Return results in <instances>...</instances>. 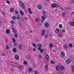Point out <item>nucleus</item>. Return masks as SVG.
Returning a JSON list of instances; mask_svg holds the SVG:
<instances>
[{
	"instance_id": "61",
	"label": "nucleus",
	"mask_w": 74,
	"mask_h": 74,
	"mask_svg": "<svg viewBox=\"0 0 74 74\" xmlns=\"http://www.w3.org/2000/svg\"><path fill=\"white\" fill-rule=\"evenodd\" d=\"M30 32L31 33H32V30H31Z\"/></svg>"
},
{
	"instance_id": "58",
	"label": "nucleus",
	"mask_w": 74,
	"mask_h": 74,
	"mask_svg": "<svg viewBox=\"0 0 74 74\" xmlns=\"http://www.w3.org/2000/svg\"><path fill=\"white\" fill-rule=\"evenodd\" d=\"M72 69L73 70H74V66H73L72 67Z\"/></svg>"
},
{
	"instance_id": "33",
	"label": "nucleus",
	"mask_w": 74,
	"mask_h": 74,
	"mask_svg": "<svg viewBox=\"0 0 74 74\" xmlns=\"http://www.w3.org/2000/svg\"><path fill=\"white\" fill-rule=\"evenodd\" d=\"M46 58L47 60L49 59V56H48V55H46Z\"/></svg>"
},
{
	"instance_id": "57",
	"label": "nucleus",
	"mask_w": 74,
	"mask_h": 74,
	"mask_svg": "<svg viewBox=\"0 0 74 74\" xmlns=\"http://www.w3.org/2000/svg\"><path fill=\"white\" fill-rule=\"evenodd\" d=\"M27 58L28 59H29V56H27Z\"/></svg>"
},
{
	"instance_id": "9",
	"label": "nucleus",
	"mask_w": 74,
	"mask_h": 74,
	"mask_svg": "<svg viewBox=\"0 0 74 74\" xmlns=\"http://www.w3.org/2000/svg\"><path fill=\"white\" fill-rule=\"evenodd\" d=\"M60 32V30L59 29H56L55 30V32L56 33H58Z\"/></svg>"
},
{
	"instance_id": "38",
	"label": "nucleus",
	"mask_w": 74,
	"mask_h": 74,
	"mask_svg": "<svg viewBox=\"0 0 74 74\" xmlns=\"http://www.w3.org/2000/svg\"><path fill=\"white\" fill-rule=\"evenodd\" d=\"M6 3H8V4H10V1H6Z\"/></svg>"
},
{
	"instance_id": "16",
	"label": "nucleus",
	"mask_w": 74,
	"mask_h": 74,
	"mask_svg": "<svg viewBox=\"0 0 74 74\" xmlns=\"http://www.w3.org/2000/svg\"><path fill=\"white\" fill-rule=\"evenodd\" d=\"M65 55V53L64 52H62L61 53V56H64Z\"/></svg>"
},
{
	"instance_id": "50",
	"label": "nucleus",
	"mask_w": 74,
	"mask_h": 74,
	"mask_svg": "<svg viewBox=\"0 0 74 74\" xmlns=\"http://www.w3.org/2000/svg\"><path fill=\"white\" fill-rule=\"evenodd\" d=\"M48 36L46 35L45 36V38H48Z\"/></svg>"
},
{
	"instance_id": "46",
	"label": "nucleus",
	"mask_w": 74,
	"mask_h": 74,
	"mask_svg": "<svg viewBox=\"0 0 74 74\" xmlns=\"http://www.w3.org/2000/svg\"><path fill=\"white\" fill-rule=\"evenodd\" d=\"M34 73L35 74H37V71H35L34 72Z\"/></svg>"
},
{
	"instance_id": "44",
	"label": "nucleus",
	"mask_w": 74,
	"mask_h": 74,
	"mask_svg": "<svg viewBox=\"0 0 74 74\" xmlns=\"http://www.w3.org/2000/svg\"><path fill=\"white\" fill-rule=\"evenodd\" d=\"M14 45L15 47H16L17 45H18V44H17V43H14Z\"/></svg>"
},
{
	"instance_id": "10",
	"label": "nucleus",
	"mask_w": 74,
	"mask_h": 74,
	"mask_svg": "<svg viewBox=\"0 0 74 74\" xmlns=\"http://www.w3.org/2000/svg\"><path fill=\"white\" fill-rule=\"evenodd\" d=\"M63 47L64 48V50L67 49V45L66 44H64V45Z\"/></svg>"
},
{
	"instance_id": "39",
	"label": "nucleus",
	"mask_w": 74,
	"mask_h": 74,
	"mask_svg": "<svg viewBox=\"0 0 74 74\" xmlns=\"http://www.w3.org/2000/svg\"><path fill=\"white\" fill-rule=\"evenodd\" d=\"M39 59H41V58H42V56H41V55L39 54Z\"/></svg>"
},
{
	"instance_id": "20",
	"label": "nucleus",
	"mask_w": 74,
	"mask_h": 74,
	"mask_svg": "<svg viewBox=\"0 0 74 74\" xmlns=\"http://www.w3.org/2000/svg\"><path fill=\"white\" fill-rule=\"evenodd\" d=\"M20 12L21 14V15H22V16H23V15H24V13H23V12H22V11L21 10Z\"/></svg>"
},
{
	"instance_id": "22",
	"label": "nucleus",
	"mask_w": 74,
	"mask_h": 74,
	"mask_svg": "<svg viewBox=\"0 0 74 74\" xmlns=\"http://www.w3.org/2000/svg\"><path fill=\"white\" fill-rule=\"evenodd\" d=\"M28 10L30 14H32V12L31 11V9H30V8H28Z\"/></svg>"
},
{
	"instance_id": "35",
	"label": "nucleus",
	"mask_w": 74,
	"mask_h": 74,
	"mask_svg": "<svg viewBox=\"0 0 74 74\" xmlns=\"http://www.w3.org/2000/svg\"><path fill=\"white\" fill-rule=\"evenodd\" d=\"M21 19L22 22H23V21H24V19H23V18L22 17H21Z\"/></svg>"
},
{
	"instance_id": "55",
	"label": "nucleus",
	"mask_w": 74,
	"mask_h": 74,
	"mask_svg": "<svg viewBox=\"0 0 74 74\" xmlns=\"http://www.w3.org/2000/svg\"><path fill=\"white\" fill-rule=\"evenodd\" d=\"M2 56H5V54L3 53L2 54Z\"/></svg>"
},
{
	"instance_id": "60",
	"label": "nucleus",
	"mask_w": 74,
	"mask_h": 74,
	"mask_svg": "<svg viewBox=\"0 0 74 74\" xmlns=\"http://www.w3.org/2000/svg\"><path fill=\"white\" fill-rule=\"evenodd\" d=\"M71 14H72L73 15L74 14V12H73Z\"/></svg>"
},
{
	"instance_id": "12",
	"label": "nucleus",
	"mask_w": 74,
	"mask_h": 74,
	"mask_svg": "<svg viewBox=\"0 0 74 74\" xmlns=\"http://www.w3.org/2000/svg\"><path fill=\"white\" fill-rule=\"evenodd\" d=\"M70 24L71 26H74V21H71L70 22Z\"/></svg>"
},
{
	"instance_id": "23",
	"label": "nucleus",
	"mask_w": 74,
	"mask_h": 74,
	"mask_svg": "<svg viewBox=\"0 0 74 74\" xmlns=\"http://www.w3.org/2000/svg\"><path fill=\"white\" fill-rule=\"evenodd\" d=\"M45 70L46 71H47L48 70V65H46L45 66Z\"/></svg>"
},
{
	"instance_id": "42",
	"label": "nucleus",
	"mask_w": 74,
	"mask_h": 74,
	"mask_svg": "<svg viewBox=\"0 0 74 74\" xmlns=\"http://www.w3.org/2000/svg\"><path fill=\"white\" fill-rule=\"evenodd\" d=\"M14 36L15 37L17 38L18 37V34H16L14 35Z\"/></svg>"
},
{
	"instance_id": "11",
	"label": "nucleus",
	"mask_w": 74,
	"mask_h": 74,
	"mask_svg": "<svg viewBox=\"0 0 74 74\" xmlns=\"http://www.w3.org/2000/svg\"><path fill=\"white\" fill-rule=\"evenodd\" d=\"M37 47H38V48H41V47H42V45H41V44L40 43H39L37 45Z\"/></svg>"
},
{
	"instance_id": "51",
	"label": "nucleus",
	"mask_w": 74,
	"mask_h": 74,
	"mask_svg": "<svg viewBox=\"0 0 74 74\" xmlns=\"http://www.w3.org/2000/svg\"><path fill=\"white\" fill-rule=\"evenodd\" d=\"M62 32L63 33H64V32H65V30L64 29H62Z\"/></svg>"
},
{
	"instance_id": "8",
	"label": "nucleus",
	"mask_w": 74,
	"mask_h": 74,
	"mask_svg": "<svg viewBox=\"0 0 74 74\" xmlns=\"http://www.w3.org/2000/svg\"><path fill=\"white\" fill-rule=\"evenodd\" d=\"M66 64L70 63V59H67L66 61Z\"/></svg>"
},
{
	"instance_id": "15",
	"label": "nucleus",
	"mask_w": 74,
	"mask_h": 74,
	"mask_svg": "<svg viewBox=\"0 0 74 74\" xmlns=\"http://www.w3.org/2000/svg\"><path fill=\"white\" fill-rule=\"evenodd\" d=\"M10 12H13L14 11V9L12 8H11L10 9Z\"/></svg>"
},
{
	"instance_id": "14",
	"label": "nucleus",
	"mask_w": 74,
	"mask_h": 74,
	"mask_svg": "<svg viewBox=\"0 0 74 74\" xmlns=\"http://www.w3.org/2000/svg\"><path fill=\"white\" fill-rule=\"evenodd\" d=\"M12 51L13 52L15 53V52H16V48H13L12 49Z\"/></svg>"
},
{
	"instance_id": "41",
	"label": "nucleus",
	"mask_w": 74,
	"mask_h": 74,
	"mask_svg": "<svg viewBox=\"0 0 74 74\" xmlns=\"http://www.w3.org/2000/svg\"><path fill=\"white\" fill-rule=\"evenodd\" d=\"M61 67L62 70H63L64 69V66H61Z\"/></svg>"
},
{
	"instance_id": "26",
	"label": "nucleus",
	"mask_w": 74,
	"mask_h": 74,
	"mask_svg": "<svg viewBox=\"0 0 74 74\" xmlns=\"http://www.w3.org/2000/svg\"><path fill=\"white\" fill-rule=\"evenodd\" d=\"M19 68V69H23V66L20 65L18 66Z\"/></svg>"
},
{
	"instance_id": "54",
	"label": "nucleus",
	"mask_w": 74,
	"mask_h": 74,
	"mask_svg": "<svg viewBox=\"0 0 74 74\" xmlns=\"http://www.w3.org/2000/svg\"><path fill=\"white\" fill-rule=\"evenodd\" d=\"M24 19L25 20H26V19H27V17H24Z\"/></svg>"
},
{
	"instance_id": "62",
	"label": "nucleus",
	"mask_w": 74,
	"mask_h": 74,
	"mask_svg": "<svg viewBox=\"0 0 74 74\" xmlns=\"http://www.w3.org/2000/svg\"><path fill=\"white\" fill-rule=\"evenodd\" d=\"M2 14H3V15H4V12H2Z\"/></svg>"
},
{
	"instance_id": "25",
	"label": "nucleus",
	"mask_w": 74,
	"mask_h": 74,
	"mask_svg": "<svg viewBox=\"0 0 74 74\" xmlns=\"http://www.w3.org/2000/svg\"><path fill=\"white\" fill-rule=\"evenodd\" d=\"M38 8V9H39V10H41V9H42V6H38V7H37Z\"/></svg>"
},
{
	"instance_id": "34",
	"label": "nucleus",
	"mask_w": 74,
	"mask_h": 74,
	"mask_svg": "<svg viewBox=\"0 0 74 74\" xmlns=\"http://www.w3.org/2000/svg\"><path fill=\"white\" fill-rule=\"evenodd\" d=\"M28 70L29 71H32V69L31 68H29L28 69Z\"/></svg>"
},
{
	"instance_id": "30",
	"label": "nucleus",
	"mask_w": 74,
	"mask_h": 74,
	"mask_svg": "<svg viewBox=\"0 0 74 74\" xmlns=\"http://www.w3.org/2000/svg\"><path fill=\"white\" fill-rule=\"evenodd\" d=\"M69 46L70 48H71L73 47V45L71 43H70L69 45Z\"/></svg>"
},
{
	"instance_id": "19",
	"label": "nucleus",
	"mask_w": 74,
	"mask_h": 74,
	"mask_svg": "<svg viewBox=\"0 0 74 74\" xmlns=\"http://www.w3.org/2000/svg\"><path fill=\"white\" fill-rule=\"evenodd\" d=\"M12 30H13V32H14V33H16V29H15L13 27H12Z\"/></svg>"
},
{
	"instance_id": "32",
	"label": "nucleus",
	"mask_w": 74,
	"mask_h": 74,
	"mask_svg": "<svg viewBox=\"0 0 74 74\" xmlns=\"http://www.w3.org/2000/svg\"><path fill=\"white\" fill-rule=\"evenodd\" d=\"M12 19L13 20H15V19H16V17L15 16H13L12 17Z\"/></svg>"
},
{
	"instance_id": "3",
	"label": "nucleus",
	"mask_w": 74,
	"mask_h": 74,
	"mask_svg": "<svg viewBox=\"0 0 74 74\" xmlns=\"http://www.w3.org/2000/svg\"><path fill=\"white\" fill-rule=\"evenodd\" d=\"M59 5L57 4H53L51 6L52 8H54V7H58Z\"/></svg>"
},
{
	"instance_id": "1",
	"label": "nucleus",
	"mask_w": 74,
	"mask_h": 74,
	"mask_svg": "<svg viewBox=\"0 0 74 74\" xmlns=\"http://www.w3.org/2000/svg\"><path fill=\"white\" fill-rule=\"evenodd\" d=\"M41 18L42 20H41V22L43 23L44 22V21L45 20V18H47V16L46 15H44L41 17Z\"/></svg>"
},
{
	"instance_id": "48",
	"label": "nucleus",
	"mask_w": 74,
	"mask_h": 74,
	"mask_svg": "<svg viewBox=\"0 0 74 74\" xmlns=\"http://www.w3.org/2000/svg\"><path fill=\"white\" fill-rule=\"evenodd\" d=\"M24 64H27V62H26L25 61L24 62Z\"/></svg>"
},
{
	"instance_id": "52",
	"label": "nucleus",
	"mask_w": 74,
	"mask_h": 74,
	"mask_svg": "<svg viewBox=\"0 0 74 74\" xmlns=\"http://www.w3.org/2000/svg\"><path fill=\"white\" fill-rule=\"evenodd\" d=\"M65 8H66V9H69V7H66Z\"/></svg>"
},
{
	"instance_id": "17",
	"label": "nucleus",
	"mask_w": 74,
	"mask_h": 74,
	"mask_svg": "<svg viewBox=\"0 0 74 74\" xmlns=\"http://www.w3.org/2000/svg\"><path fill=\"white\" fill-rule=\"evenodd\" d=\"M45 31L44 30H42V34H41L42 36H44V33H45Z\"/></svg>"
},
{
	"instance_id": "28",
	"label": "nucleus",
	"mask_w": 74,
	"mask_h": 74,
	"mask_svg": "<svg viewBox=\"0 0 74 74\" xmlns=\"http://www.w3.org/2000/svg\"><path fill=\"white\" fill-rule=\"evenodd\" d=\"M17 19L18 20H20V17H19V15H18L16 17Z\"/></svg>"
},
{
	"instance_id": "49",
	"label": "nucleus",
	"mask_w": 74,
	"mask_h": 74,
	"mask_svg": "<svg viewBox=\"0 0 74 74\" xmlns=\"http://www.w3.org/2000/svg\"><path fill=\"white\" fill-rule=\"evenodd\" d=\"M74 0H71V3H74Z\"/></svg>"
},
{
	"instance_id": "21",
	"label": "nucleus",
	"mask_w": 74,
	"mask_h": 74,
	"mask_svg": "<svg viewBox=\"0 0 74 74\" xmlns=\"http://www.w3.org/2000/svg\"><path fill=\"white\" fill-rule=\"evenodd\" d=\"M35 22H39V18H35Z\"/></svg>"
},
{
	"instance_id": "29",
	"label": "nucleus",
	"mask_w": 74,
	"mask_h": 74,
	"mask_svg": "<svg viewBox=\"0 0 74 74\" xmlns=\"http://www.w3.org/2000/svg\"><path fill=\"white\" fill-rule=\"evenodd\" d=\"M58 26L59 28H61L62 27H63V26H62V24H59L58 25Z\"/></svg>"
},
{
	"instance_id": "24",
	"label": "nucleus",
	"mask_w": 74,
	"mask_h": 74,
	"mask_svg": "<svg viewBox=\"0 0 74 74\" xmlns=\"http://www.w3.org/2000/svg\"><path fill=\"white\" fill-rule=\"evenodd\" d=\"M49 47L50 48H52V47H53V45H52L51 43H50L49 45Z\"/></svg>"
},
{
	"instance_id": "7",
	"label": "nucleus",
	"mask_w": 74,
	"mask_h": 74,
	"mask_svg": "<svg viewBox=\"0 0 74 74\" xmlns=\"http://www.w3.org/2000/svg\"><path fill=\"white\" fill-rule=\"evenodd\" d=\"M56 70L59 71L60 69V67L59 65H57L56 67Z\"/></svg>"
},
{
	"instance_id": "40",
	"label": "nucleus",
	"mask_w": 74,
	"mask_h": 74,
	"mask_svg": "<svg viewBox=\"0 0 74 74\" xmlns=\"http://www.w3.org/2000/svg\"><path fill=\"white\" fill-rule=\"evenodd\" d=\"M65 15V13L64 12H63L62 13V16H63Z\"/></svg>"
},
{
	"instance_id": "27",
	"label": "nucleus",
	"mask_w": 74,
	"mask_h": 74,
	"mask_svg": "<svg viewBox=\"0 0 74 74\" xmlns=\"http://www.w3.org/2000/svg\"><path fill=\"white\" fill-rule=\"evenodd\" d=\"M18 47L19 49H22V45L20 44L18 45Z\"/></svg>"
},
{
	"instance_id": "56",
	"label": "nucleus",
	"mask_w": 74,
	"mask_h": 74,
	"mask_svg": "<svg viewBox=\"0 0 74 74\" xmlns=\"http://www.w3.org/2000/svg\"><path fill=\"white\" fill-rule=\"evenodd\" d=\"M19 23H20V25H21L22 24L21 23V21H19Z\"/></svg>"
},
{
	"instance_id": "59",
	"label": "nucleus",
	"mask_w": 74,
	"mask_h": 74,
	"mask_svg": "<svg viewBox=\"0 0 74 74\" xmlns=\"http://www.w3.org/2000/svg\"><path fill=\"white\" fill-rule=\"evenodd\" d=\"M2 22L1 20H0V23H2Z\"/></svg>"
},
{
	"instance_id": "6",
	"label": "nucleus",
	"mask_w": 74,
	"mask_h": 74,
	"mask_svg": "<svg viewBox=\"0 0 74 74\" xmlns=\"http://www.w3.org/2000/svg\"><path fill=\"white\" fill-rule=\"evenodd\" d=\"M37 49L38 50H40V52L41 53H43V51H44V49H41L40 48H38Z\"/></svg>"
},
{
	"instance_id": "37",
	"label": "nucleus",
	"mask_w": 74,
	"mask_h": 74,
	"mask_svg": "<svg viewBox=\"0 0 74 74\" xmlns=\"http://www.w3.org/2000/svg\"><path fill=\"white\" fill-rule=\"evenodd\" d=\"M6 48L7 49H9V47L8 45H6Z\"/></svg>"
},
{
	"instance_id": "36",
	"label": "nucleus",
	"mask_w": 74,
	"mask_h": 74,
	"mask_svg": "<svg viewBox=\"0 0 74 74\" xmlns=\"http://www.w3.org/2000/svg\"><path fill=\"white\" fill-rule=\"evenodd\" d=\"M12 41H13V43H15V39L14 38H13L12 39Z\"/></svg>"
},
{
	"instance_id": "18",
	"label": "nucleus",
	"mask_w": 74,
	"mask_h": 74,
	"mask_svg": "<svg viewBox=\"0 0 74 74\" xmlns=\"http://www.w3.org/2000/svg\"><path fill=\"white\" fill-rule=\"evenodd\" d=\"M10 23L11 24H12L13 25L15 23V21L13 20H12L10 21Z\"/></svg>"
},
{
	"instance_id": "4",
	"label": "nucleus",
	"mask_w": 74,
	"mask_h": 74,
	"mask_svg": "<svg viewBox=\"0 0 74 74\" xmlns=\"http://www.w3.org/2000/svg\"><path fill=\"white\" fill-rule=\"evenodd\" d=\"M44 26L45 27H46L48 28L49 27V24L48 23H46L44 24Z\"/></svg>"
},
{
	"instance_id": "45",
	"label": "nucleus",
	"mask_w": 74,
	"mask_h": 74,
	"mask_svg": "<svg viewBox=\"0 0 74 74\" xmlns=\"http://www.w3.org/2000/svg\"><path fill=\"white\" fill-rule=\"evenodd\" d=\"M54 63H55V62L53 61H51V64H54Z\"/></svg>"
},
{
	"instance_id": "13",
	"label": "nucleus",
	"mask_w": 74,
	"mask_h": 74,
	"mask_svg": "<svg viewBox=\"0 0 74 74\" xmlns=\"http://www.w3.org/2000/svg\"><path fill=\"white\" fill-rule=\"evenodd\" d=\"M6 33L7 34H10V30L8 29H7L6 31Z\"/></svg>"
},
{
	"instance_id": "2",
	"label": "nucleus",
	"mask_w": 74,
	"mask_h": 74,
	"mask_svg": "<svg viewBox=\"0 0 74 74\" xmlns=\"http://www.w3.org/2000/svg\"><path fill=\"white\" fill-rule=\"evenodd\" d=\"M14 58L16 60H19V56L17 55L16 54L14 56Z\"/></svg>"
},
{
	"instance_id": "64",
	"label": "nucleus",
	"mask_w": 74,
	"mask_h": 74,
	"mask_svg": "<svg viewBox=\"0 0 74 74\" xmlns=\"http://www.w3.org/2000/svg\"><path fill=\"white\" fill-rule=\"evenodd\" d=\"M49 36H51V34H50L49 35Z\"/></svg>"
},
{
	"instance_id": "63",
	"label": "nucleus",
	"mask_w": 74,
	"mask_h": 74,
	"mask_svg": "<svg viewBox=\"0 0 74 74\" xmlns=\"http://www.w3.org/2000/svg\"><path fill=\"white\" fill-rule=\"evenodd\" d=\"M43 13H44V14H45V13H46L45 12H43Z\"/></svg>"
},
{
	"instance_id": "5",
	"label": "nucleus",
	"mask_w": 74,
	"mask_h": 74,
	"mask_svg": "<svg viewBox=\"0 0 74 74\" xmlns=\"http://www.w3.org/2000/svg\"><path fill=\"white\" fill-rule=\"evenodd\" d=\"M20 5H21L23 8H25V5H24V4H23V2L20 1Z\"/></svg>"
},
{
	"instance_id": "47",
	"label": "nucleus",
	"mask_w": 74,
	"mask_h": 74,
	"mask_svg": "<svg viewBox=\"0 0 74 74\" xmlns=\"http://www.w3.org/2000/svg\"><path fill=\"white\" fill-rule=\"evenodd\" d=\"M58 35L59 36V37H62V35H61V34H58Z\"/></svg>"
},
{
	"instance_id": "53",
	"label": "nucleus",
	"mask_w": 74,
	"mask_h": 74,
	"mask_svg": "<svg viewBox=\"0 0 74 74\" xmlns=\"http://www.w3.org/2000/svg\"><path fill=\"white\" fill-rule=\"evenodd\" d=\"M33 50L34 51H36V49L35 48H34L33 49Z\"/></svg>"
},
{
	"instance_id": "43",
	"label": "nucleus",
	"mask_w": 74,
	"mask_h": 74,
	"mask_svg": "<svg viewBox=\"0 0 74 74\" xmlns=\"http://www.w3.org/2000/svg\"><path fill=\"white\" fill-rule=\"evenodd\" d=\"M15 12L16 14H18V11L16 10L15 11Z\"/></svg>"
},
{
	"instance_id": "31",
	"label": "nucleus",
	"mask_w": 74,
	"mask_h": 74,
	"mask_svg": "<svg viewBox=\"0 0 74 74\" xmlns=\"http://www.w3.org/2000/svg\"><path fill=\"white\" fill-rule=\"evenodd\" d=\"M32 45L34 46V47H35V48H37V46H36V44H35V43H33L32 44Z\"/></svg>"
}]
</instances>
